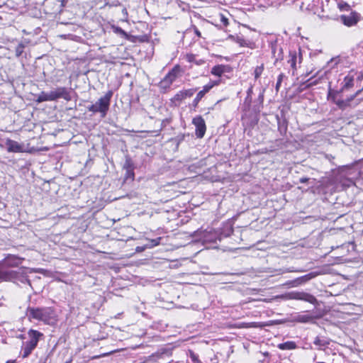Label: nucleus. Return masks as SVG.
<instances>
[{
	"mask_svg": "<svg viewBox=\"0 0 363 363\" xmlns=\"http://www.w3.org/2000/svg\"><path fill=\"white\" fill-rule=\"evenodd\" d=\"M26 314L29 320H36L48 325H54L57 322V315L51 307H30L26 309Z\"/></svg>",
	"mask_w": 363,
	"mask_h": 363,
	"instance_id": "f257e3e1",
	"label": "nucleus"
},
{
	"mask_svg": "<svg viewBox=\"0 0 363 363\" xmlns=\"http://www.w3.org/2000/svg\"><path fill=\"white\" fill-rule=\"evenodd\" d=\"M113 96V91H107L104 96H101L98 101L87 107L89 111L93 113H99L101 118L106 117L110 107L111 99Z\"/></svg>",
	"mask_w": 363,
	"mask_h": 363,
	"instance_id": "f03ea898",
	"label": "nucleus"
},
{
	"mask_svg": "<svg viewBox=\"0 0 363 363\" xmlns=\"http://www.w3.org/2000/svg\"><path fill=\"white\" fill-rule=\"evenodd\" d=\"M29 340L23 342L22 345V357H28L37 347L38 343L43 336V334L38 330L30 329L28 332Z\"/></svg>",
	"mask_w": 363,
	"mask_h": 363,
	"instance_id": "7ed1b4c3",
	"label": "nucleus"
},
{
	"mask_svg": "<svg viewBox=\"0 0 363 363\" xmlns=\"http://www.w3.org/2000/svg\"><path fill=\"white\" fill-rule=\"evenodd\" d=\"M283 298L286 300L303 301L313 305L318 303L317 298L313 295L304 291L288 292L283 295Z\"/></svg>",
	"mask_w": 363,
	"mask_h": 363,
	"instance_id": "20e7f679",
	"label": "nucleus"
},
{
	"mask_svg": "<svg viewBox=\"0 0 363 363\" xmlns=\"http://www.w3.org/2000/svg\"><path fill=\"white\" fill-rule=\"evenodd\" d=\"M181 72L179 65H175L160 81L159 86L161 89H168L172 83L178 78Z\"/></svg>",
	"mask_w": 363,
	"mask_h": 363,
	"instance_id": "39448f33",
	"label": "nucleus"
},
{
	"mask_svg": "<svg viewBox=\"0 0 363 363\" xmlns=\"http://www.w3.org/2000/svg\"><path fill=\"white\" fill-rule=\"evenodd\" d=\"M318 274H306L303 276L286 281V283L283 284V286H285L288 288L298 287L299 286L305 284L306 283H307L308 281H309L311 279H312L316 275Z\"/></svg>",
	"mask_w": 363,
	"mask_h": 363,
	"instance_id": "423d86ee",
	"label": "nucleus"
},
{
	"mask_svg": "<svg viewBox=\"0 0 363 363\" xmlns=\"http://www.w3.org/2000/svg\"><path fill=\"white\" fill-rule=\"evenodd\" d=\"M21 263L20 258L14 255H10L6 257L1 263L0 272H16L15 271H4L7 267H18Z\"/></svg>",
	"mask_w": 363,
	"mask_h": 363,
	"instance_id": "0eeeda50",
	"label": "nucleus"
},
{
	"mask_svg": "<svg viewBox=\"0 0 363 363\" xmlns=\"http://www.w3.org/2000/svg\"><path fill=\"white\" fill-rule=\"evenodd\" d=\"M192 123L195 125V134L198 138H202L206 130V125L204 119L201 116H197L192 120Z\"/></svg>",
	"mask_w": 363,
	"mask_h": 363,
	"instance_id": "6e6552de",
	"label": "nucleus"
},
{
	"mask_svg": "<svg viewBox=\"0 0 363 363\" xmlns=\"http://www.w3.org/2000/svg\"><path fill=\"white\" fill-rule=\"evenodd\" d=\"M360 19L361 15L356 11H352L349 15L340 16L341 22L347 27L355 26Z\"/></svg>",
	"mask_w": 363,
	"mask_h": 363,
	"instance_id": "1a4fd4ad",
	"label": "nucleus"
},
{
	"mask_svg": "<svg viewBox=\"0 0 363 363\" xmlns=\"http://www.w3.org/2000/svg\"><path fill=\"white\" fill-rule=\"evenodd\" d=\"M52 95L53 101H56L59 99H63L67 101H69L72 100V97L70 95V90L66 87L60 86L55 89V90H52Z\"/></svg>",
	"mask_w": 363,
	"mask_h": 363,
	"instance_id": "9d476101",
	"label": "nucleus"
},
{
	"mask_svg": "<svg viewBox=\"0 0 363 363\" xmlns=\"http://www.w3.org/2000/svg\"><path fill=\"white\" fill-rule=\"evenodd\" d=\"M356 74L357 73L354 70L349 72L343 79L340 91L349 90L354 86V81Z\"/></svg>",
	"mask_w": 363,
	"mask_h": 363,
	"instance_id": "9b49d317",
	"label": "nucleus"
},
{
	"mask_svg": "<svg viewBox=\"0 0 363 363\" xmlns=\"http://www.w3.org/2000/svg\"><path fill=\"white\" fill-rule=\"evenodd\" d=\"M6 150L9 152H23L24 145L11 139H6L5 142Z\"/></svg>",
	"mask_w": 363,
	"mask_h": 363,
	"instance_id": "f8f14e48",
	"label": "nucleus"
},
{
	"mask_svg": "<svg viewBox=\"0 0 363 363\" xmlns=\"http://www.w3.org/2000/svg\"><path fill=\"white\" fill-rule=\"evenodd\" d=\"M197 91V89L196 88H193V89H184V90H182V91H179L178 93H177L174 98H173V100L174 101H182V100L186 99V98H190L194 94L195 92Z\"/></svg>",
	"mask_w": 363,
	"mask_h": 363,
	"instance_id": "ddd939ff",
	"label": "nucleus"
},
{
	"mask_svg": "<svg viewBox=\"0 0 363 363\" xmlns=\"http://www.w3.org/2000/svg\"><path fill=\"white\" fill-rule=\"evenodd\" d=\"M229 38L233 40L235 43H238L241 47H247L250 49L255 48V43L245 39L242 36L240 35H230Z\"/></svg>",
	"mask_w": 363,
	"mask_h": 363,
	"instance_id": "4468645a",
	"label": "nucleus"
},
{
	"mask_svg": "<svg viewBox=\"0 0 363 363\" xmlns=\"http://www.w3.org/2000/svg\"><path fill=\"white\" fill-rule=\"evenodd\" d=\"M230 67L229 65H218L211 68V73L213 75L220 77L223 74L229 72Z\"/></svg>",
	"mask_w": 363,
	"mask_h": 363,
	"instance_id": "2eb2a0df",
	"label": "nucleus"
},
{
	"mask_svg": "<svg viewBox=\"0 0 363 363\" xmlns=\"http://www.w3.org/2000/svg\"><path fill=\"white\" fill-rule=\"evenodd\" d=\"M271 49L272 56L275 59L274 64L278 60H281L283 59V50L279 45H278L277 43H272Z\"/></svg>",
	"mask_w": 363,
	"mask_h": 363,
	"instance_id": "dca6fc26",
	"label": "nucleus"
},
{
	"mask_svg": "<svg viewBox=\"0 0 363 363\" xmlns=\"http://www.w3.org/2000/svg\"><path fill=\"white\" fill-rule=\"evenodd\" d=\"M53 101L52 95L51 91L50 92L42 91L38 94L35 101L37 103H42L44 101Z\"/></svg>",
	"mask_w": 363,
	"mask_h": 363,
	"instance_id": "f3484780",
	"label": "nucleus"
},
{
	"mask_svg": "<svg viewBox=\"0 0 363 363\" xmlns=\"http://www.w3.org/2000/svg\"><path fill=\"white\" fill-rule=\"evenodd\" d=\"M297 60H298V56H297L296 52H295V51L290 52H289V59L288 60V63L290 65L291 67L293 69V73H292L293 75H294V71H296L297 69V66H296Z\"/></svg>",
	"mask_w": 363,
	"mask_h": 363,
	"instance_id": "a211bd4d",
	"label": "nucleus"
},
{
	"mask_svg": "<svg viewBox=\"0 0 363 363\" xmlns=\"http://www.w3.org/2000/svg\"><path fill=\"white\" fill-rule=\"evenodd\" d=\"M277 118L278 130L280 132L281 135H284L287 131L288 123L285 119L281 120L278 116H277Z\"/></svg>",
	"mask_w": 363,
	"mask_h": 363,
	"instance_id": "6ab92c4d",
	"label": "nucleus"
},
{
	"mask_svg": "<svg viewBox=\"0 0 363 363\" xmlns=\"http://www.w3.org/2000/svg\"><path fill=\"white\" fill-rule=\"evenodd\" d=\"M313 344L318 346L319 350H322L323 347L328 346L330 342L327 338L317 336L313 340Z\"/></svg>",
	"mask_w": 363,
	"mask_h": 363,
	"instance_id": "aec40b11",
	"label": "nucleus"
},
{
	"mask_svg": "<svg viewBox=\"0 0 363 363\" xmlns=\"http://www.w3.org/2000/svg\"><path fill=\"white\" fill-rule=\"evenodd\" d=\"M277 347L281 350H291L296 348V344L294 341H287L279 344Z\"/></svg>",
	"mask_w": 363,
	"mask_h": 363,
	"instance_id": "412c9836",
	"label": "nucleus"
},
{
	"mask_svg": "<svg viewBox=\"0 0 363 363\" xmlns=\"http://www.w3.org/2000/svg\"><path fill=\"white\" fill-rule=\"evenodd\" d=\"M185 58L189 62H193L197 65H201L205 63V60L197 59L196 56L194 54H186Z\"/></svg>",
	"mask_w": 363,
	"mask_h": 363,
	"instance_id": "4be33fe9",
	"label": "nucleus"
},
{
	"mask_svg": "<svg viewBox=\"0 0 363 363\" xmlns=\"http://www.w3.org/2000/svg\"><path fill=\"white\" fill-rule=\"evenodd\" d=\"M284 323V321L281 320H269V321H267V322L259 323V327L263 328V327H265V326H272V325H279V324H281V323Z\"/></svg>",
	"mask_w": 363,
	"mask_h": 363,
	"instance_id": "5701e85b",
	"label": "nucleus"
},
{
	"mask_svg": "<svg viewBox=\"0 0 363 363\" xmlns=\"http://www.w3.org/2000/svg\"><path fill=\"white\" fill-rule=\"evenodd\" d=\"M26 48V44L23 42H21L18 44V45L15 48V55L16 57H19L24 52V49Z\"/></svg>",
	"mask_w": 363,
	"mask_h": 363,
	"instance_id": "b1692460",
	"label": "nucleus"
},
{
	"mask_svg": "<svg viewBox=\"0 0 363 363\" xmlns=\"http://www.w3.org/2000/svg\"><path fill=\"white\" fill-rule=\"evenodd\" d=\"M342 91H335V90H333L330 87V84L329 85V89H328V99H331L334 103L335 101H337L335 100L336 99V96L341 93Z\"/></svg>",
	"mask_w": 363,
	"mask_h": 363,
	"instance_id": "393cba45",
	"label": "nucleus"
},
{
	"mask_svg": "<svg viewBox=\"0 0 363 363\" xmlns=\"http://www.w3.org/2000/svg\"><path fill=\"white\" fill-rule=\"evenodd\" d=\"M123 169L126 170H128L129 172L134 169L133 167V163L129 157H126L125 161L123 164Z\"/></svg>",
	"mask_w": 363,
	"mask_h": 363,
	"instance_id": "a878e982",
	"label": "nucleus"
},
{
	"mask_svg": "<svg viewBox=\"0 0 363 363\" xmlns=\"http://www.w3.org/2000/svg\"><path fill=\"white\" fill-rule=\"evenodd\" d=\"M263 101H264V94H263V93H260L258 96V99H257V101L259 102V104L255 105L254 106V110L255 112L260 111L261 108L262 107Z\"/></svg>",
	"mask_w": 363,
	"mask_h": 363,
	"instance_id": "bb28decb",
	"label": "nucleus"
},
{
	"mask_svg": "<svg viewBox=\"0 0 363 363\" xmlns=\"http://www.w3.org/2000/svg\"><path fill=\"white\" fill-rule=\"evenodd\" d=\"M313 318L309 315H298L296 318V320L300 323H308L312 320Z\"/></svg>",
	"mask_w": 363,
	"mask_h": 363,
	"instance_id": "cd10ccee",
	"label": "nucleus"
},
{
	"mask_svg": "<svg viewBox=\"0 0 363 363\" xmlns=\"http://www.w3.org/2000/svg\"><path fill=\"white\" fill-rule=\"evenodd\" d=\"M264 64H262L261 65L257 66L255 67V71H254V75H255V79H257L262 75V74L264 71Z\"/></svg>",
	"mask_w": 363,
	"mask_h": 363,
	"instance_id": "c85d7f7f",
	"label": "nucleus"
},
{
	"mask_svg": "<svg viewBox=\"0 0 363 363\" xmlns=\"http://www.w3.org/2000/svg\"><path fill=\"white\" fill-rule=\"evenodd\" d=\"M335 104L342 110L345 109L350 105L347 100H337V101H335Z\"/></svg>",
	"mask_w": 363,
	"mask_h": 363,
	"instance_id": "c756f323",
	"label": "nucleus"
},
{
	"mask_svg": "<svg viewBox=\"0 0 363 363\" xmlns=\"http://www.w3.org/2000/svg\"><path fill=\"white\" fill-rule=\"evenodd\" d=\"M284 77H285V75L284 73H281L279 74L278 78H277V82L276 84V86H275V89H276L277 92H278L279 91L281 82Z\"/></svg>",
	"mask_w": 363,
	"mask_h": 363,
	"instance_id": "7c9ffc66",
	"label": "nucleus"
},
{
	"mask_svg": "<svg viewBox=\"0 0 363 363\" xmlns=\"http://www.w3.org/2000/svg\"><path fill=\"white\" fill-rule=\"evenodd\" d=\"M203 96L202 95V94H201L199 91L197 93L196 97L194 98V99L192 101V106L194 107V108H196L198 106V104L199 103V101L203 99Z\"/></svg>",
	"mask_w": 363,
	"mask_h": 363,
	"instance_id": "2f4dec72",
	"label": "nucleus"
},
{
	"mask_svg": "<svg viewBox=\"0 0 363 363\" xmlns=\"http://www.w3.org/2000/svg\"><path fill=\"white\" fill-rule=\"evenodd\" d=\"M112 29L113 32L116 34H118L122 36H127V33H125V31L118 26H113Z\"/></svg>",
	"mask_w": 363,
	"mask_h": 363,
	"instance_id": "473e14b6",
	"label": "nucleus"
},
{
	"mask_svg": "<svg viewBox=\"0 0 363 363\" xmlns=\"http://www.w3.org/2000/svg\"><path fill=\"white\" fill-rule=\"evenodd\" d=\"M212 88L211 87V86L208 84H206V85H204L203 86V89L202 90H201L199 92L201 94H202V95L204 96L208 91H210V90Z\"/></svg>",
	"mask_w": 363,
	"mask_h": 363,
	"instance_id": "72a5a7b5",
	"label": "nucleus"
},
{
	"mask_svg": "<svg viewBox=\"0 0 363 363\" xmlns=\"http://www.w3.org/2000/svg\"><path fill=\"white\" fill-rule=\"evenodd\" d=\"M125 180H128V179L133 180L134 179V172H133V170H132L131 172L130 171L129 172L128 170L125 171Z\"/></svg>",
	"mask_w": 363,
	"mask_h": 363,
	"instance_id": "f704fd0d",
	"label": "nucleus"
},
{
	"mask_svg": "<svg viewBox=\"0 0 363 363\" xmlns=\"http://www.w3.org/2000/svg\"><path fill=\"white\" fill-rule=\"evenodd\" d=\"M15 274H0V281L1 280H8L13 277Z\"/></svg>",
	"mask_w": 363,
	"mask_h": 363,
	"instance_id": "c9c22d12",
	"label": "nucleus"
},
{
	"mask_svg": "<svg viewBox=\"0 0 363 363\" xmlns=\"http://www.w3.org/2000/svg\"><path fill=\"white\" fill-rule=\"evenodd\" d=\"M221 82V79H218L216 80H211L208 82V84L213 89L214 86H218Z\"/></svg>",
	"mask_w": 363,
	"mask_h": 363,
	"instance_id": "e433bc0d",
	"label": "nucleus"
},
{
	"mask_svg": "<svg viewBox=\"0 0 363 363\" xmlns=\"http://www.w3.org/2000/svg\"><path fill=\"white\" fill-rule=\"evenodd\" d=\"M220 22L225 26H227L228 25V19L226 17H225L223 15H221V16H220Z\"/></svg>",
	"mask_w": 363,
	"mask_h": 363,
	"instance_id": "4c0bfd02",
	"label": "nucleus"
},
{
	"mask_svg": "<svg viewBox=\"0 0 363 363\" xmlns=\"http://www.w3.org/2000/svg\"><path fill=\"white\" fill-rule=\"evenodd\" d=\"M251 102H252V96H250V95H249V96H248V95H247V96H246V98H245V104L246 105H247L248 106H250Z\"/></svg>",
	"mask_w": 363,
	"mask_h": 363,
	"instance_id": "58836bf2",
	"label": "nucleus"
},
{
	"mask_svg": "<svg viewBox=\"0 0 363 363\" xmlns=\"http://www.w3.org/2000/svg\"><path fill=\"white\" fill-rule=\"evenodd\" d=\"M193 30H194V33L199 37V38H201V32L199 30V29L195 26H194L192 27Z\"/></svg>",
	"mask_w": 363,
	"mask_h": 363,
	"instance_id": "ea45409f",
	"label": "nucleus"
},
{
	"mask_svg": "<svg viewBox=\"0 0 363 363\" xmlns=\"http://www.w3.org/2000/svg\"><path fill=\"white\" fill-rule=\"evenodd\" d=\"M355 72L357 73V74L355 75L357 77V79L358 81H361L362 79H363V73L362 72Z\"/></svg>",
	"mask_w": 363,
	"mask_h": 363,
	"instance_id": "a19ab883",
	"label": "nucleus"
},
{
	"mask_svg": "<svg viewBox=\"0 0 363 363\" xmlns=\"http://www.w3.org/2000/svg\"><path fill=\"white\" fill-rule=\"evenodd\" d=\"M191 358L192 361L194 362L199 361L196 355L194 352H191Z\"/></svg>",
	"mask_w": 363,
	"mask_h": 363,
	"instance_id": "79ce46f5",
	"label": "nucleus"
},
{
	"mask_svg": "<svg viewBox=\"0 0 363 363\" xmlns=\"http://www.w3.org/2000/svg\"><path fill=\"white\" fill-rule=\"evenodd\" d=\"M340 8L341 9H345V10H348L350 9V6L347 4H345L344 5H340Z\"/></svg>",
	"mask_w": 363,
	"mask_h": 363,
	"instance_id": "37998d69",
	"label": "nucleus"
},
{
	"mask_svg": "<svg viewBox=\"0 0 363 363\" xmlns=\"http://www.w3.org/2000/svg\"><path fill=\"white\" fill-rule=\"evenodd\" d=\"M123 16L127 18H128V11L125 8H124L122 11Z\"/></svg>",
	"mask_w": 363,
	"mask_h": 363,
	"instance_id": "c03bdc74",
	"label": "nucleus"
},
{
	"mask_svg": "<svg viewBox=\"0 0 363 363\" xmlns=\"http://www.w3.org/2000/svg\"><path fill=\"white\" fill-rule=\"evenodd\" d=\"M252 86H250L247 91V95H250L252 96Z\"/></svg>",
	"mask_w": 363,
	"mask_h": 363,
	"instance_id": "a18cd8bd",
	"label": "nucleus"
},
{
	"mask_svg": "<svg viewBox=\"0 0 363 363\" xmlns=\"http://www.w3.org/2000/svg\"><path fill=\"white\" fill-rule=\"evenodd\" d=\"M355 98H356V96H355V95L354 94V95L351 96L350 98H348V99H347V101H348V102H349V104H350V103L352 100H354Z\"/></svg>",
	"mask_w": 363,
	"mask_h": 363,
	"instance_id": "49530a36",
	"label": "nucleus"
},
{
	"mask_svg": "<svg viewBox=\"0 0 363 363\" xmlns=\"http://www.w3.org/2000/svg\"><path fill=\"white\" fill-rule=\"evenodd\" d=\"M308 180V178L306 177H302L300 179V182L301 183H306L307 181Z\"/></svg>",
	"mask_w": 363,
	"mask_h": 363,
	"instance_id": "de8ad7c7",
	"label": "nucleus"
},
{
	"mask_svg": "<svg viewBox=\"0 0 363 363\" xmlns=\"http://www.w3.org/2000/svg\"><path fill=\"white\" fill-rule=\"evenodd\" d=\"M362 90H363V88L362 89L357 91L356 93L354 94L355 96L357 97V96H359Z\"/></svg>",
	"mask_w": 363,
	"mask_h": 363,
	"instance_id": "09e8293b",
	"label": "nucleus"
},
{
	"mask_svg": "<svg viewBox=\"0 0 363 363\" xmlns=\"http://www.w3.org/2000/svg\"><path fill=\"white\" fill-rule=\"evenodd\" d=\"M17 337L19 338V339L23 340V339L26 338V336L23 334H21V335H18Z\"/></svg>",
	"mask_w": 363,
	"mask_h": 363,
	"instance_id": "8fccbe9b",
	"label": "nucleus"
},
{
	"mask_svg": "<svg viewBox=\"0 0 363 363\" xmlns=\"http://www.w3.org/2000/svg\"><path fill=\"white\" fill-rule=\"evenodd\" d=\"M33 272H40V273H43V272H47L45 270H44V269H38V270H35Z\"/></svg>",
	"mask_w": 363,
	"mask_h": 363,
	"instance_id": "3c124183",
	"label": "nucleus"
},
{
	"mask_svg": "<svg viewBox=\"0 0 363 363\" xmlns=\"http://www.w3.org/2000/svg\"><path fill=\"white\" fill-rule=\"evenodd\" d=\"M315 84H317V81L311 82L308 86H311L315 85Z\"/></svg>",
	"mask_w": 363,
	"mask_h": 363,
	"instance_id": "603ef678",
	"label": "nucleus"
},
{
	"mask_svg": "<svg viewBox=\"0 0 363 363\" xmlns=\"http://www.w3.org/2000/svg\"><path fill=\"white\" fill-rule=\"evenodd\" d=\"M129 274H123V277H122V279H129Z\"/></svg>",
	"mask_w": 363,
	"mask_h": 363,
	"instance_id": "864d4df0",
	"label": "nucleus"
},
{
	"mask_svg": "<svg viewBox=\"0 0 363 363\" xmlns=\"http://www.w3.org/2000/svg\"><path fill=\"white\" fill-rule=\"evenodd\" d=\"M161 238H158L157 240H154L155 242V245H157L159 244V240H160Z\"/></svg>",
	"mask_w": 363,
	"mask_h": 363,
	"instance_id": "5fc2aeb1",
	"label": "nucleus"
},
{
	"mask_svg": "<svg viewBox=\"0 0 363 363\" xmlns=\"http://www.w3.org/2000/svg\"><path fill=\"white\" fill-rule=\"evenodd\" d=\"M6 363H16L15 360H9Z\"/></svg>",
	"mask_w": 363,
	"mask_h": 363,
	"instance_id": "6e6d98bb",
	"label": "nucleus"
},
{
	"mask_svg": "<svg viewBox=\"0 0 363 363\" xmlns=\"http://www.w3.org/2000/svg\"><path fill=\"white\" fill-rule=\"evenodd\" d=\"M289 272H290V273H292V272H300V271H297V270L294 271V270H291V271H289Z\"/></svg>",
	"mask_w": 363,
	"mask_h": 363,
	"instance_id": "4d7b16f0",
	"label": "nucleus"
},
{
	"mask_svg": "<svg viewBox=\"0 0 363 363\" xmlns=\"http://www.w3.org/2000/svg\"><path fill=\"white\" fill-rule=\"evenodd\" d=\"M65 1V0H61L62 6H65V4H64Z\"/></svg>",
	"mask_w": 363,
	"mask_h": 363,
	"instance_id": "13d9d810",
	"label": "nucleus"
},
{
	"mask_svg": "<svg viewBox=\"0 0 363 363\" xmlns=\"http://www.w3.org/2000/svg\"><path fill=\"white\" fill-rule=\"evenodd\" d=\"M298 59H299V63H300L301 62V57L299 56Z\"/></svg>",
	"mask_w": 363,
	"mask_h": 363,
	"instance_id": "bf43d9fd",
	"label": "nucleus"
},
{
	"mask_svg": "<svg viewBox=\"0 0 363 363\" xmlns=\"http://www.w3.org/2000/svg\"><path fill=\"white\" fill-rule=\"evenodd\" d=\"M131 277L134 278V275L133 274H130Z\"/></svg>",
	"mask_w": 363,
	"mask_h": 363,
	"instance_id": "052dcab7",
	"label": "nucleus"
},
{
	"mask_svg": "<svg viewBox=\"0 0 363 363\" xmlns=\"http://www.w3.org/2000/svg\"><path fill=\"white\" fill-rule=\"evenodd\" d=\"M318 363H325V362H318Z\"/></svg>",
	"mask_w": 363,
	"mask_h": 363,
	"instance_id": "680f3d73",
	"label": "nucleus"
},
{
	"mask_svg": "<svg viewBox=\"0 0 363 363\" xmlns=\"http://www.w3.org/2000/svg\"><path fill=\"white\" fill-rule=\"evenodd\" d=\"M66 363H69V361H67V362H66Z\"/></svg>",
	"mask_w": 363,
	"mask_h": 363,
	"instance_id": "e2e57ef3",
	"label": "nucleus"
},
{
	"mask_svg": "<svg viewBox=\"0 0 363 363\" xmlns=\"http://www.w3.org/2000/svg\"><path fill=\"white\" fill-rule=\"evenodd\" d=\"M66 363H69V361H67V362H66Z\"/></svg>",
	"mask_w": 363,
	"mask_h": 363,
	"instance_id": "0e129e2a",
	"label": "nucleus"
}]
</instances>
